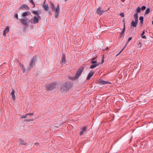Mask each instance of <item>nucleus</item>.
Here are the masks:
<instances>
[{
  "label": "nucleus",
  "instance_id": "10",
  "mask_svg": "<svg viewBox=\"0 0 153 153\" xmlns=\"http://www.w3.org/2000/svg\"><path fill=\"white\" fill-rule=\"evenodd\" d=\"M104 12V11L100 7H99L98 8L97 11V13H98V14L99 15L102 14Z\"/></svg>",
  "mask_w": 153,
  "mask_h": 153
},
{
  "label": "nucleus",
  "instance_id": "20",
  "mask_svg": "<svg viewBox=\"0 0 153 153\" xmlns=\"http://www.w3.org/2000/svg\"><path fill=\"white\" fill-rule=\"evenodd\" d=\"M134 17L135 19V21H138V16L137 13H135L134 15Z\"/></svg>",
  "mask_w": 153,
  "mask_h": 153
},
{
  "label": "nucleus",
  "instance_id": "15",
  "mask_svg": "<svg viewBox=\"0 0 153 153\" xmlns=\"http://www.w3.org/2000/svg\"><path fill=\"white\" fill-rule=\"evenodd\" d=\"M19 8L20 9L25 8L27 10H29L30 9V8L27 5V4H23L21 5L20 7Z\"/></svg>",
  "mask_w": 153,
  "mask_h": 153
},
{
  "label": "nucleus",
  "instance_id": "47",
  "mask_svg": "<svg viewBox=\"0 0 153 153\" xmlns=\"http://www.w3.org/2000/svg\"><path fill=\"white\" fill-rule=\"evenodd\" d=\"M49 13L51 14V13L50 11H49Z\"/></svg>",
  "mask_w": 153,
  "mask_h": 153
},
{
  "label": "nucleus",
  "instance_id": "36",
  "mask_svg": "<svg viewBox=\"0 0 153 153\" xmlns=\"http://www.w3.org/2000/svg\"><path fill=\"white\" fill-rule=\"evenodd\" d=\"M120 15L121 16H122L123 17H124V13H120Z\"/></svg>",
  "mask_w": 153,
  "mask_h": 153
},
{
  "label": "nucleus",
  "instance_id": "18",
  "mask_svg": "<svg viewBox=\"0 0 153 153\" xmlns=\"http://www.w3.org/2000/svg\"><path fill=\"white\" fill-rule=\"evenodd\" d=\"M9 28L8 27H6V29H5L3 32V35L4 36H5L6 35V34L7 33L9 32Z\"/></svg>",
  "mask_w": 153,
  "mask_h": 153
},
{
  "label": "nucleus",
  "instance_id": "14",
  "mask_svg": "<svg viewBox=\"0 0 153 153\" xmlns=\"http://www.w3.org/2000/svg\"><path fill=\"white\" fill-rule=\"evenodd\" d=\"M21 22L25 26H26L27 25V20L22 19L20 20Z\"/></svg>",
  "mask_w": 153,
  "mask_h": 153
},
{
  "label": "nucleus",
  "instance_id": "13",
  "mask_svg": "<svg viewBox=\"0 0 153 153\" xmlns=\"http://www.w3.org/2000/svg\"><path fill=\"white\" fill-rule=\"evenodd\" d=\"M62 64V65H64L65 63L66 59L65 55L62 54L61 59Z\"/></svg>",
  "mask_w": 153,
  "mask_h": 153
},
{
  "label": "nucleus",
  "instance_id": "29",
  "mask_svg": "<svg viewBox=\"0 0 153 153\" xmlns=\"http://www.w3.org/2000/svg\"><path fill=\"white\" fill-rule=\"evenodd\" d=\"M94 59H93L91 60V64H93L97 63V61L96 60L94 61Z\"/></svg>",
  "mask_w": 153,
  "mask_h": 153
},
{
  "label": "nucleus",
  "instance_id": "8",
  "mask_svg": "<svg viewBox=\"0 0 153 153\" xmlns=\"http://www.w3.org/2000/svg\"><path fill=\"white\" fill-rule=\"evenodd\" d=\"M98 83L101 85H104L107 84L111 83L108 81H105L102 79H100L97 81Z\"/></svg>",
  "mask_w": 153,
  "mask_h": 153
},
{
  "label": "nucleus",
  "instance_id": "16",
  "mask_svg": "<svg viewBox=\"0 0 153 153\" xmlns=\"http://www.w3.org/2000/svg\"><path fill=\"white\" fill-rule=\"evenodd\" d=\"M138 23V22L132 21L131 23V25L133 27H136Z\"/></svg>",
  "mask_w": 153,
  "mask_h": 153
},
{
  "label": "nucleus",
  "instance_id": "28",
  "mask_svg": "<svg viewBox=\"0 0 153 153\" xmlns=\"http://www.w3.org/2000/svg\"><path fill=\"white\" fill-rule=\"evenodd\" d=\"M22 70L23 73H24L25 72V69L24 66L22 65Z\"/></svg>",
  "mask_w": 153,
  "mask_h": 153
},
{
  "label": "nucleus",
  "instance_id": "4",
  "mask_svg": "<svg viewBox=\"0 0 153 153\" xmlns=\"http://www.w3.org/2000/svg\"><path fill=\"white\" fill-rule=\"evenodd\" d=\"M56 85V83L50 84L48 85H45V87L48 91H51L55 88Z\"/></svg>",
  "mask_w": 153,
  "mask_h": 153
},
{
  "label": "nucleus",
  "instance_id": "42",
  "mask_svg": "<svg viewBox=\"0 0 153 153\" xmlns=\"http://www.w3.org/2000/svg\"><path fill=\"white\" fill-rule=\"evenodd\" d=\"M21 119H23L24 118V116H22L21 117Z\"/></svg>",
  "mask_w": 153,
  "mask_h": 153
},
{
  "label": "nucleus",
  "instance_id": "17",
  "mask_svg": "<svg viewBox=\"0 0 153 153\" xmlns=\"http://www.w3.org/2000/svg\"><path fill=\"white\" fill-rule=\"evenodd\" d=\"M86 127H84L82 129L81 131L80 132L79 135H81L84 134L86 130Z\"/></svg>",
  "mask_w": 153,
  "mask_h": 153
},
{
  "label": "nucleus",
  "instance_id": "49",
  "mask_svg": "<svg viewBox=\"0 0 153 153\" xmlns=\"http://www.w3.org/2000/svg\"><path fill=\"white\" fill-rule=\"evenodd\" d=\"M68 0H65V1L66 2V1Z\"/></svg>",
  "mask_w": 153,
  "mask_h": 153
},
{
  "label": "nucleus",
  "instance_id": "48",
  "mask_svg": "<svg viewBox=\"0 0 153 153\" xmlns=\"http://www.w3.org/2000/svg\"><path fill=\"white\" fill-rule=\"evenodd\" d=\"M125 1V0H122V2H124Z\"/></svg>",
  "mask_w": 153,
  "mask_h": 153
},
{
  "label": "nucleus",
  "instance_id": "31",
  "mask_svg": "<svg viewBox=\"0 0 153 153\" xmlns=\"http://www.w3.org/2000/svg\"><path fill=\"white\" fill-rule=\"evenodd\" d=\"M131 39H132L131 37H130L128 39V41L127 42V43L126 44V45H125L126 46L127 45V43H128L130 40H131Z\"/></svg>",
  "mask_w": 153,
  "mask_h": 153
},
{
  "label": "nucleus",
  "instance_id": "26",
  "mask_svg": "<svg viewBox=\"0 0 153 153\" xmlns=\"http://www.w3.org/2000/svg\"><path fill=\"white\" fill-rule=\"evenodd\" d=\"M140 10H141V9H140V7H138L136 8V13H139L140 12Z\"/></svg>",
  "mask_w": 153,
  "mask_h": 153
},
{
  "label": "nucleus",
  "instance_id": "22",
  "mask_svg": "<svg viewBox=\"0 0 153 153\" xmlns=\"http://www.w3.org/2000/svg\"><path fill=\"white\" fill-rule=\"evenodd\" d=\"M49 3L50 6V7L53 10H55V7L54 5L53 4L51 1L49 2Z\"/></svg>",
  "mask_w": 153,
  "mask_h": 153
},
{
  "label": "nucleus",
  "instance_id": "7",
  "mask_svg": "<svg viewBox=\"0 0 153 153\" xmlns=\"http://www.w3.org/2000/svg\"><path fill=\"white\" fill-rule=\"evenodd\" d=\"M55 12L54 14L55 17L56 18L58 17L59 12V4L57 5L56 8L55 9Z\"/></svg>",
  "mask_w": 153,
  "mask_h": 153
},
{
  "label": "nucleus",
  "instance_id": "46",
  "mask_svg": "<svg viewBox=\"0 0 153 153\" xmlns=\"http://www.w3.org/2000/svg\"><path fill=\"white\" fill-rule=\"evenodd\" d=\"M122 35H121V34H120V38H121V37H122Z\"/></svg>",
  "mask_w": 153,
  "mask_h": 153
},
{
  "label": "nucleus",
  "instance_id": "3",
  "mask_svg": "<svg viewBox=\"0 0 153 153\" xmlns=\"http://www.w3.org/2000/svg\"><path fill=\"white\" fill-rule=\"evenodd\" d=\"M84 70L83 67H81L79 68L76 71V74L75 77L71 78V79H74L79 77L81 75L82 72Z\"/></svg>",
  "mask_w": 153,
  "mask_h": 153
},
{
  "label": "nucleus",
  "instance_id": "11",
  "mask_svg": "<svg viewBox=\"0 0 153 153\" xmlns=\"http://www.w3.org/2000/svg\"><path fill=\"white\" fill-rule=\"evenodd\" d=\"M32 13L33 14L36 15V16H40V15L41 13V11L40 10L33 11Z\"/></svg>",
  "mask_w": 153,
  "mask_h": 153
},
{
  "label": "nucleus",
  "instance_id": "21",
  "mask_svg": "<svg viewBox=\"0 0 153 153\" xmlns=\"http://www.w3.org/2000/svg\"><path fill=\"white\" fill-rule=\"evenodd\" d=\"M45 2V1L44 2V4L43 5V8L45 11H48L49 9V7L47 5L44 4Z\"/></svg>",
  "mask_w": 153,
  "mask_h": 153
},
{
  "label": "nucleus",
  "instance_id": "12",
  "mask_svg": "<svg viewBox=\"0 0 153 153\" xmlns=\"http://www.w3.org/2000/svg\"><path fill=\"white\" fill-rule=\"evenodd\" d=\"M94 74V72L91 71L88 74V75L87 77V80H89L91 77L93 76Z\"/></svg>",
  "mask_w": 153,
  "mask_h": 153
},
{
  "label": "nucleus",
  "instance_id": "37",
  "mask_svg": "<svg viewBox=\"0 0 153 153\" xmlns=\"http://www.w3.org/2000/svg\"><path fill=\"white\" fill-rule=\"evenodd\" d=\"M140 24H141V26H142V25L143 23V21H140Z\"/></svg>",
  "mask_w": 153,
  "mask_h": 153
},
{
  "label": "nucleus",
  "instance_id": "23",
  "mask_svg": "<svg viewBox=\"0 0 153 153\" xmlns=\"http://www.w3.org/2000/svg\"><path fill=\"white\" fill-rule=\"evenodd\" d=\"M100 64H95L91 65L90 67V69L94 68L97 66H98Z\"/></svg>",
  "mask_w": 153,
  "mask_h": 153
},
{
  "label": "nucleus",
  "instance_id": "25",
  "mask_svg": "<svg viewBox=\"0 0 153 153\" xmlns=\"http://www.w3.org/2000/svg\"><path fill=\"white\" fill-rule=\"evenodd\" d=\"M145 31L144 30L143 31L142 33L141 34V37L143 39H146V36L145 35H144V34L145 33Z\"/></svg>",
  "mask_w": 153,
  "mask_h": 153
},
{
  "label": "nucleus",
  "instance_id": "43",
  "mask_svg": "<svg viewBox=\"0 0 153 153\" xmlns=\"http://www.w3.org/2000/svg\"><path fill=\"white\" fill-rule=\"evenodd\" d=\"M30 117H31L30 115H30L28 116V119H31Z\"/></svg>",
  "mask_w": 153,
  "mask_h": 153
},
{
  "label": "nucleus",
  "instance_id": "6",
  "mask_svg": "<svg viewBox=\"0 0 153 153\" xmlns=\"http://www.w3.org/2000/svg\"><path fill=\"white\" fill-rule=\"evenodd\" d=\"M36 61V56L33 57L32 59L30 62V66L31 67H33V66L35 64V62Z\"/></svg>",
  "mask_w": 153,
  "mask_h": 153
},
{
  "label": "nucleus",
  "instance_id": "35",
  "mask_svg": "<svg viewBox=\"0 0 153 153\" xmlns=\"http://www.w3.org/2000/svg\"><path fill=\"white\" fill-rule=\"evenodd\" d=\"M126 47V46L124 47V48L119 52V53H118V55H119V54H120L122 51H123V50Z\"/></svg>",
  "mask_w": 153,
  "mask_h": 153
},
{
  "label": "nucleus",
  "instance_id": "38",
  "mask_svg": "<svg viewBox=\"0 0 153 153\" xmlns=\"http://www.w3.org/2000/svg\"><path fill=\"white\" fill-rule=\"evenodd\" d=\"M108 49V47H107L105 49L103 50V51H105V50H107Z\"/></svg>",
  "mask_w": 153,
  "mask_h": 153
},
{
  "label": "nucleus",
  "instance_id": "5",
  "mask_svg": "<svg viewBox=\"0 0 153 153\" xmlns=\"http://www.w3.org/2000/svg\"><path fill=\"white\" fill-rule=\"evenodd\" d=\"M34 113H27L24 116V118H27L25 120V121H33L34 120L33 119H28V116L30 115L32 117L34 115Z\"/></svg>",
  "mask_w": 153,
  "mask_h": 153
},
{
  "label": "nucleus",
  "instance_id": "34",
  "mask_svg": "<svg viewBox=\"0 0 153 153\" xmlns=\"http://www.w3.org/2000/svg\"><path fill=\"white\" fill-rule=\"evenodd\" d=\"M125 24H124V27L122 31H123L125 32Z\"/></svg>",
  "mask_w": 153,
  "mask_h": 153
},
{
  "label": "nucleus",
  "instance_id": "44",
  "mask_svg": "<svg viewBox=\"0 0 153 153\" xmlns=\"http://www.w3.org/2000/svg\"><path fill=\"white\" fill-rule=\"evenodd\" d=\"M33 7H35V3H34V4H33Z\"/></svg>",
  "mask_w": 153,
  "mask_h": 153
},
{
  "label": "nucleus",
  "instance_id": "33",
  "mask_svg": "<svg viewBox=\"0 0 153 153\" xmlns=\"http://www.w3.org/2000/svg\"><path fill=\"white\" fill-rule=\"evenodd\" d=\"M15 17L17 19H18V15L17 14H16L15 15Z\"/></svg>",
  "mask_w": 153,
  "mask_h": 153
},
{
  "label": "nucleus",
  "instance_id": "27",
  "mask_svg": "<svg viewBox=\"0 0 153 153\" xmlns=\"http://www.w3.org/2000/svg\"><path fill=\"white\" fill-rule=\"evenodd\" d=\"M150 10L149 8H147L145 11V14H147L149 13Z\"/></svg>",
  "mask_w": 153,
  "mask_h": 153
},
{
  "label": "nucleus",
  "instance_id": "1",
  "mask_svg": "<svg viewBox=\"0 0 153 153\" xmlns=\"http://www.w3.org/2000/svg\"><path fill=\"white\" fill-rule=\"evenodd\" d=\"M73 85L68 81L64 83L61 87V90L62 91L67 92L72 87Z\"/></svg>",
  "mask_w": 153,
  "mask_h": 153
},
{
  "label": "nucleus",
  "instance_id": "2",
  "mask_svg": "<svg viewBox=\"0 0 153 153\" xmlns=\"http://www.w3.org/2000/svg\"><path fill=\"white\" fill-rule=\"evenodd\" d=\"M41 19V16H35L33 18L31 19L30 22L31 23L36 24L39 23V20Z\"/></svg>",
  "mask_w": 153,
  "mask_h": 153
},
{
  "label": "nucleus",
  "instance_id": "39",
  "mask_svg": "<svg viewBox=\"0 0 153 153\" xmlns=\"http://www.w3.org/2000/svg\"><path fill=\"white\" fill-rule=\"evenodd\" d=\"M101 61H102V62H101V63H102L104 62V59H103V58H102Z\"/></svg>",
  "mask_w": 153,
  "mask_h": 153
},
{
  "label": "nucleus",
  "instance_id": "40",
  "mask_svg": "<svg viewBox=\"0 0 153 153\" xmlns=\"http://www.w3.org/2000/svg\"><path fill=\"white\" fill-rule=\"evenodd\" d=\"M30 2L32 4H34L33 0H30Z\"/></svg>",
  "mask_w": 153,
  "mask_h": 153
},
{
  "label": "nucleus",
  "instance_id": "24",
  "mask_svg": "<svg viewBox=\"0 0 153 153\" xmlns=\"http://www.w3.org/2000/svg\"><path fill=\"white\" fill-rule=\"evenodd\" d=\"M30 13L28 12V11L24 12L22 13V16L23 17H25L27 15H28Z\"/></svg>",
  "mask_w": 153,
  "mask_h": 153
},
{
  "label": "nucleus",
  "instance_id": "9",
  "mask_svg": "<svg viewBox=\"0 0 153 153\" xmlns=\"http://www.w3.org/2000/svg\"><path fill=\"white\" fill-rule=\"evenodd\" d=\"M19 145L20 146L26 145L27 144V143L22 138H19Z\"/></svg>",
  "mask_w": 153,
  "mask_h": 153
},
{
  "label": "nucleus",
  "instance_id": "32",
  "mask_svg": "<svg viewBox=\"0 0 153 153\" xmlns=\"http://www.w3.org/2000/svg\"><path fill=\"white\" fill-rule=\"evenodd\" d=\"M139 20H140V21H143V16H141L139 17Z\"/></svg>",
  "mask_w": 153,
  "mask_h": 153
},
{
  "label": "nucleus",
  "instance_id": "45",
  "mask_svg": "<svg viewBox=\"0 0 153 153\" xmlns=\"http://www.w3.org/2000/svg\"><path fill=\"white\" fill-rule=\"evenodd\" d=\"M37 144H39L38 143H35L34 144V145H37Z\"/></svg>",
  "mask_w": 153,
  "mask_h": 153
},
{
  "label": "nucleus",
  "instance_id": "41",
  "mask_svg": "<svg viewBox=\"0 0 153 153\" xmlns=\"http://www.w3.org/2000/svg\"><path fill=\"white\" fill-rule=\"evenodd\" d=\"M124 33V32L123 31H122L121 33V35H122Z\"/></svg>",
  "mask_w": 153,
  "mask_h": 153
},
{
  "label": "nucleus",
  "instance_id": "30",
  "mask_svg": "<svg viewBox=\"0 0 153 153\" xmlns=\"http://www.w3.org/2000/svg\"><path fill=\"white\" fill-rule=\"evenodd\" d=\"M146 9V7L145 6H143L140 8L141 10H144Z\"/></svg>",
  "mask_w": 153,
  "mask_h": 153
},
{
  "label": "nucleus",
  "instance_id": "19",
  "mask_svg": "<svg viewBox=\"0 0 153 153\" xmlns=\"http://www.w3.org/2000/svg\"><path fill=\"white\" fill-rule=\"evenodd\" d=\"M15 92L14 90L13 89H12V92L11 94L12 95L13 100H15L16 99L15 96Z\"/></svg>",
  "mask_w": 153,
  "mask_h": 153
}]
</instances>
